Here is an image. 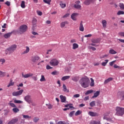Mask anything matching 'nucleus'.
Instances as JSON below:
<instances>
[{"label":"nucleus","instance_id":"49","mask_svg":"<svg viewBox=\"0 0 124 124\" xmlns=\"http://www.w3.org/2000/svg\"><path fill=\"white\" fill-rule=\"evenodd\" d=\"M60 6L62 7V8H64V7H65V6H66V4L61 3Z\"/></svg>","mask_w":124,"mask_h":124},{"label":"nucleus","instance_id":"35","mask_svg":"<svg viewBox=\"0 0 124 124\" xmlns=\"http://www.w3.org/2000/svg\"><path fill=\"white\" fill-rule=\"evenodd\" d=\"M105 62H103L102 63V65L103 66H106V65L108 63V62H109V60H105Z\"/></svg>","mask_w":124,"mask_h":124},{"label":"nucleus","instance_id":"52","mask_svg":"<svg viewBox=\"0 0 124 124\" xmlns=\"http://www.w3.org/2000/svg\"><path fill=\"white\" fill-rule=\"evenodd\" d=\"M114 68H118V69H122V68H123L122 67H120V66H118V65H117V64H114Z\"/></svg>","mask_w":124,"mask_h":124},{"label":"nucleus","instance_id":"34","mask_svg":"<svg viewBox=\"0 0 124 124\" xmlns=\"http://www.w3.org/2000/svg\"><path fill=\"white\" fill-rule=\"evenodd\" d=\"M90 124H101L100 121L96 122L95 121H92Z\"/></svg>","mask_w":124,"mask_h":124},{"label":"nucleus","instance_id":"32","mask_svg":"<svg viewBox=\"0 0 124 124\" xmlns=\"http://www.w3.org/2000/svg\"><path fill=\"white\" fill-rule=\"evenodd\" d=\"M40 81L41 82H45V81H46V79H45V77H44V75H42L41 76V78L40 79Z\"/></svg>","mask_w":124,"mask_h":124},{"label":"nucleus","instance_id":"55","mask_svg":"<svg viewBox=\"0 0 124 124\" xmlns=\"http://www.w3.org/2000/svg\"><path fill=\"white\" fill-rule=\"evenodd\" d=\"M0 62H1V64H3V63L5 62V60H4V59H0Z\"/></svg>","mask_w":124,"mask_h":124},{"label":"nucleus","instance_id":"20","mask_svg":"<svg viewBox=\"0 0 124 124\" xmlns=\"http://www.w3.org/2000/svg\"><path fill=\"white\" fill-rule=\"evenodd\" d=\"M11 34H12V32H9L8 33H6L4 34V38H9L10 36H11Z\"/></svg>","mask_w":124,"mask_h":124},{"label":"nucleus","instance_id":"57","mask_svg":"<svg viewBox=\"0 0 124 124\" xmlns=\"http://www.w3.org/2000/svg\"><path fill=\"white\" fill-rule=\"evenodd\" d=\"M46 106L48 109H52L53 108V105L51 104L46 105Z\"/></svg>","mask_w":124,"mask_h":124},{"label":"nucleus","instance_id":"56","mask_svg":"<svg viewBox=\"0 0 124 124\" xmlns=\"http://www.w3.org/2000/svg\"><path fill=\"white\" fill-rule=\"evenodd\" d=\"M115 62H116V60L113 61L111 62H110L109 65H110V66H113V65H114V63H115Z\"/></svg>","mask_w":124,"mask_h":124},{"label":"nucleus","instance_id":"19","mask_svg":"<svg viewBox=\"0 0 124 124\" xmlns=\"http://www.w3.org/2000/svg\"><path fill=\"white\" fill-rule=\"evenodd\" d=\"M112 80H113L112 78H108V79L105 80L104 84H108V83H109V82H111V81H112Z\"/></svg>","mask_w":124,"mask_h":124},{"label":"nucleus","instance_id":"7","mask_svg":"<svg viewBox=\"0 0 124 124\" xmlns=\"http://www.w3.org/2000/svg\"><path fill=\"white\" fill-rule=\"evenodd\" d=\"M39 60H40V57H39V56L37 55H36L32 56L31 57V62H33V63H37V62L39 61Z\"/></svg>","mask_w":124,"mask_h":124},{"label":"nucleus","instance_id":"21","mask_svg":"<svg viewBox=\"0 0 124 124\" xmlns=\"http://www.w3.org/2000/svg\"><path fill=\"white\" fill-rule=\"evenodd\" d=\"M26 49L22 52L23 55H26V54H28L29 52H30V47L29 46H26Z\"/></svg>","mask_w":124,"mask_h":124},{"label":"nucleus","instance_id":"31","mask_svg":"<svg viewBox=\"0 0 124 124\" xmlns=\"http://www.w3.org/2000/svg\"><path fill=\"white\" fill-rule=\"evenodd\" d=\"M102 23L103 28H106V25H107V21H106L105 20H103L102 21Z\"/></svg>","mask_w":124,"mask_h":124},{"label":"nucleus","instance_id":"54","mask_svg":"<svg viewBox=\"0 0 124 124\" xmlns=\"http://www.w3.org/2000/svg\"><path fill=\"white\" fill-rule=\"evenodd\" d=\"M119 35L120 36H122V37H124V32H119L118 33Z\"/></svg>","mask_w":124,"mask_h":124},{"label":"nucleus","instance_id":"58","mask_svg":"<svg viewBox=\"0 0 124 124\" xmlns=\"http://www.w3.org/2000/svg\"><path fill=\"white\" fill-rule=\"evenodd\" d=\"M37 14L39 15V16H42V12L40 11H37Z\"/></svg>","mask_w":124,"mask_h":124},{"label":"nucleus","instance_id":"11","mask_svg":"<svg viewBox=\"0 0 124 124\" xmlns=\"http://www.w3.org/2000/svg\"><path fill=\"white\" fill-rule=\"evenodd\" d=\"M78 15H79L78 13H74L72 14L71 18L74 21H76L77 20V16H78Z\"/></svg>","mask_w":124,"mask_h":124},{"label":"nucleus","instance_id":"28","mask_svg":"<svg viewBox=\"0 0 124 124\" xmlns=\"http://www.w3.org/2000/svg\"><path fill=\"white\" fill-rule=\"evenodd\" d=\"M36 22H37V20H36V19L33 18L32 21V24L33 28L36 26Z\"/></svg>","mask_w":124,"mask_h":124},{"label":"nucleus","instance_id":"30","mask_svg":"<svg viewBox=\"0 0 124 124\" xmlns=\"http://www.w3.org/2000/svg\"><path fill=\"white\" fill-rule=\"evenodd\" d=\"M14 82H13V80H12V79H11L9 82V84L7 85V87L9 88V87H11V86H14Z\"/></svg>","mask_w":124,"mask_h":124},{"label":"nucleus","instance_id":"48","mask_svg":"<svg viewBox=\"0 0 124 124\" xmlns=\"http://www.w3.org/2000/svg\"><path fill=\"white\" fill-rule=\"evenodd\" d=\"M23 117L24 119H31V116H30L29 115H23Z\"/></svg>","mask_w":124,"mask_h":124},{"label":"nucleus","instance_id":"13","mask_svg":"<svg viewBox=\"0 0 124 124\" xmlns=\"http://www.w3.org/2000/svg\"><path fill=\"white\" fill-rule=\"evenodd\" d=\"M22 77H23V78H29V77H31L32 76H33V74L32 73H29V74H24V73H22Z\"/></svg>","mask_w":124,"mask_h":124},{"label":"nucleus","instance_id":"10","mask_svg":"<svg viewBox=\"0 0 124 124\" xmlns=\"http://www.w3.org/2000/svg\"><path fill=\"white\" fill-rule=\"evenodd\" d=\"M93 2H94V0H85L83 2V4H84V5L89 6L91 3H93Z\"/></svg>","mask_w":124,"mask_h":124},{"label":"nucleus","instance_id":"46","mask_svg":"<svg viewBox=\"0 0 124 124\" xmlns=\"http://www.w3.org/2000/svg\"><path fill=\"white\" fill-rule=\"evenodd\" d=\"M124 11H119L117 13V15H124Z\"/></svg>","mask_w":124,"mask_h":124},{"label":"nucleus","instance_id":"33","mask_svg":"<svg viewBox=\"0 0 124 124\" xmlns=\"http://www.w3.org/2000/svg\"><path fill=\"white\" fill-rule=\"evenodd\" d=\"M109 53L111 54L112 55H115V54H117V52L114 50V49H110L109 51Z\"/></svg>","mask_w":124,"mask_h":124},{"label":"nucleus","instance_id":"29","mask_svg":"<svg viewBox=\"0 0 124 124\" xmlns=\"http://www.w3.org/2000/svg\"><path fill=\"white\" fill-rule=\"evenodd\" d=\"M109 112H106V113H105L104 114V120H108V118H107V117H108V116H109Z\"/></svg>","mask_w":124,"mask_h":124},{"label":"nucleus","instance_id":"12","mask_svg":"<svg viewBox=\"0 0 124 124\" xmlns=\"http://www.w3.org/2000/svg\"><path fill=\"white\" fill-rule=\"evenodd\" d=\"M80 1H77L76 2V4L74 5L75 8H76L77 9H81V7H82V6L80 5Z\"/></svg>","mask_w":124,"mask_h":124},{"label":"nucleus","instance_id":"1","mask_svg":"<svg viewBox=\"0 0 124 124\" xmlns=\"http://www.w3.org/2000/svg\"><path fill=\"white\" fill-rule=\"evenodd\" d=\"M90 83V79L87 77L82 78L79 80V84H80L82 88H88Z\"/></svg>","mask_w":124,"mask_h":124},{"label":"nucleus","instance_id":"45","mask_svg":"<svg viewBox=\"0 0 124 124\" xmlns=\"http://www.w3.org/2000/svg\"><path fill=\"white\" fill-rule=\"evenodd\" d=\"M81 113H82V111L78 110L75 113V116H78V115H81Z\"/></svg>","mask_w":124,"mask_h":124},{"label":"nucleus","instance_id":"27","mask_svg":"<svg viewBox=\"0 0 124 124\" xmlns=\"http://www.w3.org/2000/svg\"><path fill=\"white\" fill-rule=\"evenodd\" d=\"M78 47H79V46L78 45V44L76 43H74L73 44L72 49H73V50H76V49H77V48H78Z\"/></svg>","mask_w":124,"mask_h":124},{"label":"nucleus","instance_id":"50","mask_svg":"<svg viewBox=\"0 0 124 124\" xmlns=\"http://www.w3.org/2000/svg\"><path fill=\"white\" fill-rule=\"evenodd\" d=\"M9 105H10L11 107H14L15 108H16V105H15L14 103H11V101L9 103Z\"/></svg>","mask_w":124,"mask_h":124},{"label":"nucleus","instance_id":"44","mask_svg":"<svg viewBox=\"0 0 124 124\" xmlns=\"http://www.w3.org/2000/svg\"><path fill=\"white\" fill-rule=\"evenodd\" d=\"M14 102L15 103H17V104L23 103V101L21 100H15Z\"/></svg>","mask_w":124,"mask_h":124},{"label":"nucleus","instance_id":"39","mask_svg":"<svg viewBox=\"0 0 124 124\" xmlns=\"http://www.w3.org/2000/svg\"><path fill=\"white\" fill-rule=\"evenodd\" d=\"M90 106H91V107H93L94 106H95V101H93L91 102L90 103Z\"/></svg>","mask_w":124,"mask_h":124},{"label":"nucleus","instance_id":"2","mask_svg":"<svg viewBox=\"0 0 124 124\" xmlns=\"http://www.w3.org/2000/svg\"><path fill=\"white\" fill-rule=\"evenodd\" d=\"M116 115L117 116H123L124 114V108L120 107H117L116 108Z\"/></svg>","mask_w":124,"mask_h":124},{"label":"nucleus","instance_id":"4","mask_svg":"<svg viewBox=\"0 0 124 124\" xmlns=\"http://www.w3.org/2000/svg\"><path fill=\"white\" fill-rule=\"evenodd\" d=\"M24 100L29 103V104H31L32 105H34L32 102V99H31V95H27L24 97Z\"/></svg>","mask_w":124,"mask_h":124},{"label":"nucleus","instance_id":"47","mask_svg":"<svg viewBox=\"0 0 124 124\" xmlns=\"http://www.w3.org/2000/svg\"><path fill=\"white\" fill-rule=\"evenodd\" d=\"M13 112H14V113H18V112H19V109L18 108H13Z\"/></svg>","mask_w":124,"mask_h":124},{"label":"nucleus","instance_id":"17","mask_svg":"<svg viewBox=\"0 0 124 124\" xmlns=\"http://www.w3.org/2000/svg\"><path fill=\"white\" fill-rule=\"evenodd\" d=\"M79 31H84V26L83 25V21H81L79 26Z\"/></svg>","mask_w":124,"mask_h":124},{"label":"nucleus","instance_id":"22","mask_svg":"<svg viewBox=\"0 0 124 124\" xmlns=\"http://www.w3.org/2000/svg\"><path fill=\"white\" fill-rule=\"evenodd\" d=\"M63 91L65 93H68L69 92V90L67 89V88H66V86H65V84H63Z\"/></svg>","mask_w":124,"mask_h":124},{"label":"nucleus","instance_id":"18","mask_svg":"<svg viewBox=\"0 0 124 124\" xmlns=\"http://www.w3.org/2000/svg\"><path fill=\"white\" fill-rule=\"evenodd\" d=\"M99 94H100V91H96V93H94V95L92 96V98L97 97Z\"/></svg>","mask_w":124,"mask_h":124},{"label":"nucleus","instance_id":"59","mask_svg":"<svg viewBox=\"0 0 124 124\" xmlns=\"http://www.w3.org/2000/svg\"><path fill=\"white\" fill-rule=\"evenodd\" d=\"M97 106H99L100 107H101V101H98L97 102Z\"/></svg>","mask_w":124,"mask_h":124},{"label":"nucleus","instance_id":"16","mask_svg":"<svg viewBox=\"0 0 124 124\" xmlns=\"http://www.w3.org/2000/svg\"><path fill=\"white\" fill-rule=\"evenodd\" d=\"M18 122V120L17 119H12L10 121L8 122L7 124H16Z\"/></svg>","mask_w":124,"mask_h":124},{"label":"nucleus","instance_id":"5","mask_svg":"<svg viewBox=\"0 0 124 124\" xmlns=\"http://www.w3.org/2000/svg\"><path fill=\"white\" fill-rule=\"evenodd\" d=\"M59 63H60V62L56 59H53L49 62L50 65L52 66H58V65H59Z\"/></svg>","mask_w":124,"mask_h":124},{"label":"nucleus","instance_id":"8","mask_svg":"<svg viewBox=\"0 0 124 124\" xmlns=\"http://www.w3.org/2000/svg\"><path fill=\"white\" fill-rule=\"evenodd\" d=\"M23 92H24L23 90H21L19 91H17V92H14L12 93V94L13 95V96H18L19 95H21V94H22V93H23Z\"/></svg>","mask_w":124,"mask_h":124},{"label":"nucleus","instance_id":"3","mask_svg":"<svg viewBox=\"0 0 124 124\" xmlns=\"http://www.w3.org/2000/svg\"><path fill=\"white\" fill-rule=\"evenodd\" d=\"M16 48L17 45H13L6 49V53H9L10 54H11V53H13V52H14Z\"/></svg>","mask_w":124,"mask_h":124},{"label":"nucleus","instance_id":"14","mask_svg":"<svg viewBox=\"0 0 124 124\" xmlns=\"http://www.w3.org/2000/svg\"><path fill=\"white\" fill-rule=\"evenodd\" d=\"M88 114L91 117H97L98 116V113L95 112L89 111Z\"/></svg>","mask_w":124,"mask_h":124},{"label":"nucleus","instance_id":"41","mask_svg":"<svg viewBox=\"0 0 124 124\" xmlns=\"http://www.w3.org/2000/svg\"><path fill=\"white\" fill-rule=\"evenodd\" d=\"M25 1H22L21 4V7L22 8H25L26 7V5L25 4Z\"/></svg>","mask_w":124,"mask_h":124},{"label":"nucleus","instance_id":"40","mask_svg":"<svg viewBox=\"0 0 124 124\" xmlns=\"http://www.w3.org/2000/svg\"><path fill=\"white\" fill-rule=\"evenodd\" d=\"M43 1L45 3H46L47 4H51V0H43Z\"/></svg>","mask_w":124,"mask_h":124},{"label":"nucleus","instance_id":"37","mask_svg":"<svg viewBox=\"0 0 124 124\" xmlns=\"http://www.w3.org/2000/svg\"><path fill=\"white\" fill-rule=\"evenodd\" d=\"M119 7L120 8V9L122 10H124V4L123 3H119Z\"/></svg>","mask_w":124,"mask_h":124},{"label":"nucleus","instance_id":"26","mask_svg":"<svg viewBox=\"0 0 124 124\" xmlns=\"http://www.w3.org/2000/svg\"><path fill=\"white\" fill-rule=\"evenodd\" d=\"M39 121V118L37 117H35L33 118V123H36Z\"/></svg>","mask_w":124,"mask_h":124},{"label":"nucleus","instance_id":"60","mask_svg":"<svg viewBox=\"0 0 124 124\" xmlns=\"http://www.w3.org/2000/svg\"><path fill=\"white\" fill-rule=\"evenodd\" d=\"M73 97L75 98H78V97H80V94H76L73 95Z\"/></svg>","mask_w":124,"mask_h":124},{"label":"nucleus","instance_id":"23","mask_svg":"<svg viewBox=\"0 0 124 124\" xmlns=\"http://www.w3.org/2000/svg\"><path fill=\"white\" fill-rule=\"evenodd\" d=\"M72 80L74 82H78L79 81V77H74L72 78Z\"/></svg>","mask_w":124,"mask_h":124},{"label":"nucleus","instance_id":"63","mask_svg":"<svg viewBox=\"0 0 124 124\" xmlns=\"http://www.w3.org/2000/svg\"><path fill=\"white\" fill-rule=\"evenodd\" d=\"M5 4L7 5V6H10V2L7 1L6 2H5Z\"/></svg>","mask_w":124,"mask_h":124},{"label":"nucleus","instance_id":"6","mask_svg":"<svg viewBox=\"0 0 124 124\" xmlns=\"http://www.w3.org/2000/svg\"><path fill=\"white\" fill-rule=\"evenodd\" d=\"M28 30V26L26 25H23L19 27V31L20 34H23L24 32H26Z\"/></svg>","mask_w":124,"mask_h":124},{"label":"nucleus","instance_id":"38","mask_svg":"<svg viewBox=\"0 0 124 124\" xmlns=\"http://www.w3.org/2000/svg\"><path fill=\"white\" fill-rule=\"evenodd\" d=\"M93 93V90H88L85 93V94L88 95V94H90V93Z\"/></svg>","mask_w":124,"mask_h":124},{"label":"nucleus","instance_id":"51","mask_svg":"<svg viewBox=\"0 0 124 124\" xmlns=\"http://www.w3.org/2000/svg\"><path fill=\"white\" fill-rule=\"evenodd\" d=\"M89 49H90L91 50H93V51H95L96 50V48L93 46H88Z\"/></svg>","mask_w":124,"mask_h":124},{"label":"nucleus","instance_id":"36","mask_svg":"<svg viewBox=\"0 0 124 124\" xmlns=\"http://www.w3.org/2000/svg\"><path fill=\"white\" fill-rule=\"evenodd\" d=\"M91 82L90 83V86L91 87H93L94 86V80L93 78H91Z\"/></svg>","mask_w":124,"mask_h":124},{"label":"nucleus","instance_id":"53","mask_svg":"<svg viewBox=\"0 0 124 124\" xmlns=\"http://www.w3.org/2000/svg\"><path fill=\"white\" fill-rule=\"evenodd\" d=\"M75 113V111H73L71 112H70V113L69 114V117H73V115H74V113Z\"/></svg>","mask_w":124,"mask_h":124},{"label":"nucleus","instance_id":"25","mask_svg":"<svg viewBox=\"0 0 124 124\" xmlns=\"http://www.w3.org/2000/svg\"><path fill=\"white\" fill-rule=\"evenodd\" d=\"M67 24H68V23L67 22V21H64V22H62L61 24V28H64V27H65V25H67Z\"/></svg>","mask_w":124,"mask_h":124},{"label":"nucleus","instance_id":"62","mask_svg":"<svg viewBox=\"0 0 124 124\" xmlns=\"http://www.w3.org/2000/svg\"><path fill=\"white\" fill-rule=\"evenodd\" d=\"M57 124H67V123L63 121H60L57 123Z\"/></svg>","mask_w":124,"mask_h":124},{"label":"nucleus","instance_id":"24","mask_svg":"<svg viewBox=\"0 0 124 124\" xmlns=\"http://www.w3.org/2000/svg\"><path fill=\"white\" fill-rule=\"evenodd\" d=\"M69 78H70V76H64L62 77L61 80L62 81H65V80H67V79H69Z\"/></svg>","mask_w":124,"mask_h":124},{"label":"nucleus","instance_id":"61","mask_svg":"<svg viewBox=\"0 0 124 124\" xmlns=\"http://www.w3.org/2000/svg\"><path fill=\"white\" fill-rule=\"evenodd\" d=\"M52 68H53V67H51L50 65H47L46 66V69H47V70H49V69H52Z\"/></svg>","mask_w":124,"mask_h":124},{"label":"nucleus","instance_id":"42","mask_svg":"<svg viewBox=\"0 0 124 124\" xmlns=\"http://www.w3.org/2000/svg\"><path fill=\"white\" fill-rule=\"evenodd\" d=\"M92 43H95V44H97L99 43V41H98V39H93L92 40Z\"/></svg>","mask_w":124,"mask_h":124},{"label":"nucleus","instance_id":"15","mask_svg":"<svg viewBox=\"0 0 124 124\" xmlns=\"http://www.w3.org/2000/svg\"><path fill=\"white\" fill-rule=\"evenodd\" d=\"M60 97L61 99V102H62L63 103H64L66 102H65V101H66V97L62 95H61L60 96Z\"/></svg>","mask_w":124,"mask_h":124},{"label":"nucleus","instance_id":"43","mask_svg":"<svg viewBox=\"0 0 124 124\" xmlns=\"http://www.w3.org/2000/svg\"><path fill=\"white\" fill-rule=\"evenodd\" d=\"M5 76V72L0 71V77H4Z\"/></svg>","mask_w":124,"mask_h":124},{"label":"nucleus","instance_id":"64","mask_svg":"<svg viewBox=\"0 0 124 124\" xmlns=\"http://www.w3.org/2000/svg\"><path fill=\"white\" fill-rule=\"evenodd\" d=\"M92 36L93 35H92L91 34H89L88 35H84V37H92Z\"/></svg>","mask_w":124,"mask_h":124},{"label":"nucleus","instance_id":"9","mask_svg":"<svg viewBox=\"0 0 124 124\" xmlns=\"http://www.w3.org/2000/svg\"><path fill=\"white\" fill-rule=\"evenodd\" d=\"M117 97L121 100H124V92H119L117 93Z\"/></svg>","mask_w":124,"mask_h":124}]
</instances>
